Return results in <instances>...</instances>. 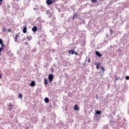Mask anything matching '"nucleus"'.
<instances>
[{"mask_svg": "<svg viewBox=\"0 0 129 129\" xmlns=\"http://www.w3.org/2000/svg\"><path fill=\"white\" fill-rule=\"evenodd\" d=\"M116 80H118V78H116L115 81H116Z\"/></svg>", "mask_w": 129, "mask_h": 129, "instance_id": "a878e982", "label": "nucleus"}, {"mask_svg": "<svg viewBox=\"0 0 129 129\" xmlns=\"http://www.w3.org/2000/svg\"><path fill=\"white\" fill-rule=\"evenodd\" d=\"M37 30L38 28L36 26H34L33 28H32V32H37Z\"/></svg>", "mask_w": 129, "mask_h": 129, "instance_id": "6e6552de", "label": "nucleus"}, {"mask_svg": "<svg viewBox=\"0 0 129 129\" xmlns=\"http://www.w3.org/2000/svg\"><path fill=\"white\" fill-rule=\"evenodd\" d=\"M27 39L28 41H31L32 39V36H27Z\"/></svg>", "mask_w": 129, "mask_h": 129, "instance_id": "4468645a", "label": "nucleus"}, {"mask_svg": "<svg viewBox=\"0 0 129 129\" xmlns=\"http://www.w3.org/2000/svg\"><path fill=\"white\" fill-rule=\"evenodd\" d=\"M110 33L111 35H112V34H113V31H112V30H111V29H110Z\"/></svg>", "mask_w": 129, "mask_h": 129, "instance_id": "aec40b11", "label": "nucleus"}, {"mask_svg": "<svg viewBox=\"0 0 129 129\" xmlns=\"http://www.w3.org/2000/svg\"><path fill=\"white\" fill-rule=\"evenodd\" d=\"M88 62L89 63L90 62V59H89Z\"/></svg>", "mask_w": 129, "mask_h": 129, "instance_id": "bb28decb", "label": "nucleus"}, {"mask_svg": "<svg viewBox=\"0 0 129 129\" xmlns=\"http://www.w3.org/2000/svg\"><path fill=\"white\" fill-rule=\"evenodd\" d=\"M46 4L48 6H50V5H52V4H53V1H52V0H46Z\"/></svg>", "mask_w": 129, "mask_h": 129, "instance_id": "7ed1b4c3", "label": "nucleus"}, {"mask_svg": "<svg viewBox=\"0 0 129 129\" xmlns=\"http://www.w3.org/2000/svg\"><path fill=\"white\" fill-rule=\"evenodd\" d=\"M23 97V95L22 94H20L19 95V98H22Z\"/></svg>", "mask_w": 129, "mask_h": 129, "instance_id": "6ab92c4d", "label": "nucleus"}, {"mask_svg": "<svg viewBox=\"0 0 129 129\" xmlns=\"http://www.w3.org/2000/svg\"><path fill=\"white\" fill-rule=\"evenodd\" d=\"M48 79L50 83H52V81H53V80L54 79V76L53 75L50 74L48 75Z\"/></svg>", "mask_w": 129, "mask_h": 129, "instance_id": "f257e3e1", "label": "nucleus"}, {"mask_svg": "<svg viewBox=\"0 0 129 129\" xmlns=\"http://www.w3.org/2000/svg\"><path fill=\"white\" fill-rule=\"evenodd\" d=\"M0 45H1V48H5V44H4V43L3 42V40L0 39Z\"/></svg>", "mask_w": 129, "mask_h": 129, "instance_id": "39448f33", "label": "nucleus"}, {"mask_svg": "<svg viewBox=\"0 0 129 129\" xmlns=\"http://www.w3.org/2000/svg\"><path fill=\"white\" fill-rule=\"evenodd\" d=\"M11 7L10 6H8V8H10Z\"/></svg>", "mask_w": 129, "mask_h": 129, "instance_id": "cd10ccee", "label": "nucleus"}, {"mask_svg": "<svg viewBox=\"0 0 129 129\" xmlns=\"http://www.w3.org/2000/svg\"><path fill=\"white\" fill-rule=\"evenodd\" d=\"M3 32H7V29L5 27H3L2 29Z\"/></svg>", "mask_w": 129, "mask_h": 129, "instance_id": "dca6fc26", "label": "nucleus"}, {"mask_svg": "<svg viewBox=\"0 0 129 129\" xmlns=\"http://www.w3.org/2000/svg\"><path fill=\"white\" fill-rule=\"evenodd\" d=\"M69 54H72V55H74V54H75V55H78V53L76 52L74 50H71L69 51Z\"/></svg>", "mask_w": 129, "mask_h": 129, "instance_id": "f03ea898", "label": "nucleus"}, {"mask_svg": "<svg viewBox=\"0 0 129 129\" xmlns=\"http://www.w3.org/2000/svg\"><path fill=\"white\" fill-rule=\"evenodd\" d=\"M94 64L96 65L97 69H98L100 65V62H98V63L95 62Z\"/></svg>", "mask_w": 129, "mask_h": 129, "instance_id": "423d86ee", "label": "nucleus"}, {"mask_svg": "<svg viewBox=\"0 0 129 129\" xmlns=\"http://www.w3.org/2000/svg\"><path fill=\"white\" fill-rule=\"evenodd\" d=\"M9 106L11 107L10 110H11V109H13V105H10Z\"/></svg>", "mask_w": 129, "mask_h": 129, "instance_id": "412c9836", "label": "nucleus"}, {"mask_svg": "<svg viewBox=\"0 0 129 129\" xmlns=\"http://www.w3.org/2000/svg\"><path fill=\"white\" fill-rule=\"evenodd\" d=\"M31 86L32 87H34V85H36V83L34 81H32L30 84Z\"/></svg>", "mask_w": 129, "mask_h": 129, "instance_id": "f8f14e48", "label": "nucleus"}, {"mask_svg": "<svg viewBox=\"0 0 129 129\" xmlns=\"http://www.w3.org/2000/svg\"><path fill=\"white\" fill-rule=\"evenodd\" d=\"M95 54L96 55H97V56H98V57H102V55L101 54H100V53H99V52L96 51H95Z\"/></svg>", "mask_w": 129, "mask_h": 129, "instance_id": "20e7f679", "label": "nucleus"}, {"mask_svg": "<svg viewBox=\"0 0 129 129\" xmlns=\"http://www.w3.org/2000/svg\"><path fill=\"white\" fill-rule=\"evenodd\" d=\"M100 113H101V111H100V110H97L96 111V114H100Z\"/></svg>", "mask_w": 129, "mask_h": 129, "instance_id": "2eb2a0df", "label": "nucleus"}, {"mask_svg": "<svg viewBox=\"0 0 129 129\" xmlns=\"http://www.w3.org/2000/svg\"><path fill=\"white\" fill-rule=\"evenodd\" d=\"M23 32L24 33V34H26V33H27V27H24V28L23 29Z\"/></svg>", "mask_w": 129, "mask_h": 129, "instance_id": "1a4fd4ad", "label": "nucleus"}, {"mask_svg": "<svg viewBox=\"0 0 129 129\" xmlns=\"http://www.w3.org/2000/svg\"><path fill=\"white\" fill-rule=\"evenodd\" d=\"M19 34H16V37H15V42H18V38H19Z\"/></svg>", "mask_w": 129, "mask_h": 129, "instance_id": "9b49d317", "label": "nucleus"}, {"mask_svg": "<svg viewBox=\"0 0 129 129\" xmlns=\"http://www.w3.org/2000/svg\"><path fill=\"white\" fill-rule=\"evenodd\" d=\"M74 110H79V107H78V105H75L74 107Z\"/></svg>", "mask_w": 129, "mask_h": 129, "instance_id": "0eeeda50", "label": "nucleus"}, {"mask_svg": "<svg viewBox=\"0 0 129 129\" xmlns=\"http://www.w3.org/2000/svg\"><path fill=\"white\" fill-rule=\"evenodd\" d=\"M101 1H103V0H101Z\"/></svg>", "mask_w": 129, "mask_h": 129, "instance_id": "7c9ffc66", "label": "nucleus"}, {"mask_svg": "<svg viewBox=\"0 0 129 129\" xmlns=\"http://www.w3.org/2000/svg\"><path fill=\"white\" fill-rule=\"evenodd\" d=\"M3 78V75H2L1 74H0V79H2Z\"/></svg>", "mask_w": 129, "mask_h": 129, "instance_id": "b1692460", "label": "nucleus"}, {"mask_svg": "<svg viewBox=\"0 0 129 129\" xmlns=\"http://www.w3.org/2000/svg\"><path fill=\"white\" fill-rule=\"evenodd\" d=\"M101 70L103 72H104V71H105V69H104V68H103V67H102L101 68Z\"/></svg>", "mask_w": 129, "mask_h": 129, "instance_id": "a211bd4d", "label": "nucleus"}, {"mask_svg": "<svg viewBox=\"0 0 129 129\" xmlns=\"http://www.w3.org/2000/svg\"><path fill=\"white\" fill-rule=\"evenodd\" d=\"M96 96H97V98H98V97L97 96V95H96Z\"/></svg>", "mask_w": 129, "mask_h": 129, "instance_id": "c85d7f7f", "label": "nucleus"}, {"mask_svg": "<svg viewBox=\"0 0 129 129\" xmlns=\"http://www.w3.org/2000/svg\"><path fill=\"white\" fill-rule=\"evenodd\" d=\"M3 3V0H0V5H2Z\"/></svg>", "mask_w": 129, "mask_h": 129, "instance_id": "393cba45", "label": "nucleus"}, {"mask_svg": "<svg viewBox=\"0 0 129 129\" xmlns=\"http://www.w3.org/2000/svg\"><path fill=\"white\" fill-rule=\"evenodd\" d=\"M8 32H9V33H11L12 30H11V29H9L8 30Z\"/></svg>", "mask_w": 129, "mask_h": 129, "instance_id": "5701e85b", "label": "nucleus"}, {"mask_svg": "<svg viewBox=\"0 0 129 129\" xmlns=\"http://www.w3.org/2000/svg\"><path fill=\"white\" fill-rule=\"evenodd\" d=\"M44 101H45V103H48V102H49V98H45Z\"/></svg>", "mask_w": 129, "mask_h": 129, "instance_id": "ddd939ff", "label": "nucleus"}, {"mask_svg": "<svg viewBox=\"0 0 129 129\" xmlns=\"http://www.w3.org/2000/svg\"><path fill=\"white\" fill-rule=\"evenodd\" d=\"M73 19L74 20V17H73Z\"/></svg>", "mask_w": 129, "mask_h": 129, "instance_id": "c756f323", "label": "nucleus"}, {"mask_svg": "<svg viewBox=\"0 0 129 129\" xmlns=\"http://www.w3.org/2000/svg\"><path fill=\"white\" fill-rule=\"evenodd\" d=\"M44 84H45V85H48V80H47V79H44Z\"/></svg>", "mask_w": 129, "mask_h": 129, "instance_id": "9d476101", "label": "nucleus"}, {"mask_svg": "<svg viewBox=\"0 0 129 129\" xmlns=\"http://www.w3.org/2000/svg\"><path fill=\"white\" fill-rule=\"evenodd\" d=\"M125 79H126V80H129V77H128V76H126V77H125Z\"/></svg>", "mask_w": 129, "mask_h": 129, "instance_id": "4be33fe9", "label": "nucleus"}, {"mask_svg": "<svg viewBox=\"0 0 129 129\" xmlns=\"http://www.w3.org/2000/svg\"><path fill=\"white\" fill-rule=\"evenodd\" d=\"M92 3H94V4H95L97 3V0H91Z\"/></svg>", "mask_w": 129, "mask_h": 129, "instance_id": "f3484780", "label": "nucleus"}]
</instances>
